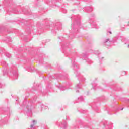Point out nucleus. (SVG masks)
Instances as JSON below:
<instances>
[{
    "mask_svg": "<svg viewBox=\"0 0 129 129\" xmlns=\"http://www.w3.org/2000/svg\"><path fill=\"white\" fill-rule=\"evenodd\" d=\"M110 34H111V32H110Z\"/></svg>",
    "mask_w": 129,
    "mask_h": 129,
    "instance_id": "nucleus-3",
    "label": "nucleus"
},
{
    "mask_svg": "<svg viewBox=\"0 0 129 129\" xmlns=\"http://www.w3.org/2000/svg\"><path fill=\"white\" fill-rule=\"evenodd\" d=\"M33 122H35V121H33Z\"/></svg>",
    "mask_w": 129,
    "mask_h": 129,
    "instance_id": "nucleus-2",
    "label": "nucleus"
},
{
    "mask_svg": "<svg viewBox=\"0 0 129 129\" xmlns=\"http://www.w3.org/2000/svg\"><path fill=\"white\" fill-rule=\"evenodd\" d=\"M30 126L31 127H33V125H31Z\"/></svg>",
    "mask_w": 129,
    "mask_h": 129,
    "instance_id": "nucleus-1",
    "label": "nucleus"
}]
</instances>
